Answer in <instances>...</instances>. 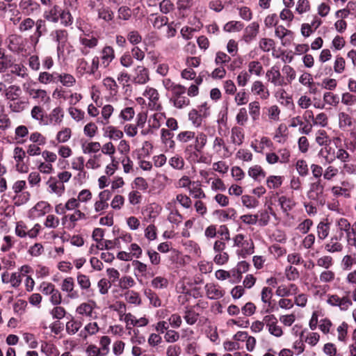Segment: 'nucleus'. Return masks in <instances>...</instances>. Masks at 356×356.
Returning <instances> with one entry per match:
<instances>
[{
    "mask_svg": "<svg viewBox=\"0 0 356 356\" xmlns=\"http://www.w3.org/2000/svg\"><path fill=\"white\" fill-rule=\"evenodd\" d=\"M193 138H195L194 144L189 145L186 149V158L191 164H198L200 162V145L198 137L195 136L194 132L190 131H182L177 136V139L183 143H186Z\"/></svg>",
    "mask_w": 356,
    "mask_h": 356,
    "instance_id": "obj_1",
    "label": "nucleus"
},
{
    "mask_svg": "<svg viewBox=\"0 0 356 356\" xmlns=\"http://www.w3.org/2000/svg\"><path fill=\"white\" fill-rule=\"evenodd\" d=\"M233 246L239 248L237 254L241 258H245L254 252V242L251 238H247L245 235L238 234L232 238Z\"/></svg>",
    "mask_w": 356,
    "mask_h": 356,
    "instance_id": "obj_2",
    "label": "nucleus"
},
{
    "mask_svg": "<svg viewBox=\"0 0 356 356\" xmlns=\"http://www.w3.org/2000/svg\"><path fill=\"white\" fill-rule=\"evenodd\" d=\"M307 196L310 200L316 201L321 206L325 204L324 185L321 180H316L310 183Z\"/></svg>",
    "mask_w": 356,
    "mask_h": 356,
    "instance_id": "obj_3",
    "label": "nucleus"
},
{
    "mask_svg": "<svg viewBox=\"0 0 356 356\" xmlns=\"http://www.w3.org/2000/svg\"><path fill=\"white\" fill-rule=\"evenodd\" d=\"M326 302L332 307H338L341 311H347L353 305L349 291H346L342 297L337 294H328Z\"/></svg>",
    "mask_w": 356,
    "mask_h": 356,
    "instance_id": "obj_4",
    "label": "nucleus"
},
{
    "mask_svg": "<svg viewBox=\"0 0 356 356\" xmlns=\"http://www.w3.org/2000/svg\"><path fill=\"white\" fill-rule=\"evenodd\" d=\"M266 78L274 86H284L287 85L285 79L282 76L279 67L273 66L266 71Z\"/></svg>",
    "mask_w": 356,
    "mask_h": 356,
    "instance_id": "obj_5",
    "label": "nucleus"
},
{
    "mask_svg": "<svg viewBox=\"0 0 356 356\" xmlns=\"http://www.w3.org/2000/svg\"><path fill=\"white\" fill-rule=\"evenodd\" d=\"M264 321H265L266 326L270 334L277 338L283 335V330L278 325V321L274 314L266 315L264 317Z\"/></svg>",
    "mask_w": 356,
    "mask_h": 356,
    "instance_id": "obj_6",
    "label": "nucleus"
},
{
    "mask_svg": "<svg viewBox=\"0 0 356 356\" xmlns=\"http://www.w3.org/2000/svg\"><path fill=\"white\" fill-rule=\"evenodd\" d=\"M252 92L259 96L261 99H268L270 97L268 89L264 86L262 81L257 80L252 83L251 86Z\"/></svg>",
    "mask_w": 356,
    "mask_h": 356,
    "instance_id": "obj_7",
    "label": "nucleus"
},
{
    "mask_svg": "<svg viewBox=\"0 0 356 356\" xmlns=\"http://www.w3.org/2000/svg\"><path fill=\"white\" fill-rule=\"evenodd\" d=\"M61 290L67 293V297L70 299H76L79 297L77 291L74 290V282L72 277L63 280Z\"/></svg>",
    "mask_w": 356,
    "mask_h": 356,
    "instance_id": "obj_8",
    "label": "nucleus"
},
{
    "mask_svg": "<svg viewBox=\"0 0 356 356\" xmlns=\"http://www.w3.org/2000/svg\"><path fill=\"white\" fill-rule=\"evenodd\" d=\"M259 24L256 22H253L246 26L243 35L245 42L250 43L254 40L259 33Z\"/></svg>",
    "mask_w": 356,
    "mask_h": 356,
    "instance_id": "obj_9",
    "label": "nucleus"
},
{
    "mask_svg": "<svg viewBox=\"0 0 356 356\" xmlns=\"http://www.w3.org/2000/svg\"><path fill=\"white\" fill-rule=\"evenodd\" d=\"M298 291V288L295 284H281L277 287L275 294L277 296L284 298L296 295Z\"/></svg>",
    "mask_w": 356,
    "mask_h": 356,
    "instance_id": "obj_10",
    "label": "nucleus"
},
{
    "mask_svg": "<svg viewBox=\"0 0 356 356\" xmlns=\"http://www.w3.org/2000/svg\"><path fill=\"white\" fill-rule=\"evenodd\" d=\"M101 65L107 67L115 58V51L112 47L105 46L101 51V56L99 57Z\"/></svg>",
    "mask_w": 356,
    "mask_h": 356,
    "instance_id": "obj_11",
    "label": "nucleus"
},
{
    "mask_svg": "<svg viewBox=\"0 0 356 356\" xmlns=\"http://www.w3.org/2000/svg\"><path fill=\"white\" fill-rule=\"evenodd\" d=\"M335 225L340 232V235L343 233L346 234V238L349 236H352V225L348 219L345 218H337L335 221Z\"/></svg>",
    "mask_w": 356,
    "mask_h": 356,
    "instance_id": "obj_12",
    "label": "nucleus"
},
{
    "mask_svg": "<svg viewBox=\"0 0 356 356\" xmlns=\"http://www.w3.org/2000/svg\"><path fill=\"white\" fill-rule=\"evenodd\" d=\"M330 230V223L328 219L325 218L320 221L316 227L317 238L319 241L325 240L329 235Z\"/></svg>",
    "mask_w": 356,
    "mask_h": 356,
    "instance_id": "obj_13",
    "label": "nucleus"
},
{
    "mask_svg": "<svg viewBox=\"0 0 356 356\" xmlns=\"http://www.w3.org/2000/svg\"><path fill=\"white\" fill-rule=\"evenodd\" d=\"M62 8L58 5H54L43 14L44 18L51 22L57 23L59 21V15L62 10Z\"/></svg>",
    "mask_w": 356,
    "mask_h": 356,
    "instance_id": "obj_14",
    "label": "nucleus"
},
{
    "mask_svg": "<svg viewBox=\"0 0 356 356\" xmlns=\"http://www.w3.org/2000/svg\"><path fill=\"white\" fill-rule=\"evenodd\" d=\"M135 73L134 81L136 83L144 84L149 80V71L143 66H138L135 69Z\"/></svg>",
    "mask_w": 356,
    "mask_h": 356,
    "instance_id": "obj_15",
    "label": "nucleus"
},
{
    "mask_svg": "<svg viewBox=\"0 0 356 356\" xmlns=\"http://www.w3.org/2000/svg\"><path fill=\"white\" fill-rule=\"evenodd\" d=\"M148 19L151 22L152 26L156 29H161L163 26L168 24V18L164 15H160L158 13L151 14Z\"/></svg>",
    "mask_w": 356,
    "mask_h": 356,
    "instance_id": "obj_16",
    "label": "nucleus"
},
{
    "mask_svg": "<svg viewBox=\"0 0 356 356\" xmlns=\"http://www.w3.org/2000/svg\"><path fill=\"white\" fill-rule=\"evenodd\" d=\"M206 294L209 299H219L223 296L224 293L219 286L208 284L205 286Z\"/></svg>",
    "mask_w": 356,
    "mask_h": 356,
    "instance_id": "obj_17",
    "label": "nucleus"
},
{
    "mask_svg": "<svg viewBox=\"0 0 356 356\" xmlns=\"http://www.w3.org/2000/svg\"><path fill=\"white\" fill-rule=\"evenodd\" d=\"M81 44L84 46V48L81 49V53L83 55H87L88 51L86 48L92 49L95 48L98 44V39L93 36H84L80 38Z\"/></svg>",
    "mask_w": 356,
    "mask_h": 356,
    "instance_id": "obj_18",
    "label": "nucleus"
},
{
    "mask_svg": "<svg viewBox=\"0 0 356 356\" xmlns=\"http://www.w3.org/2000/svg\"><path fill=\"white\" fill-rule=\"evenodd\" d=\"M244 140V133L240 127H234L231 130V141L236 145H241Z\"/></svg>",
    "mask_w": 356,
    "mask_h": 356,
    "instance_id": "obj_19",
    "label": "nucleus"
},
{
    "mask_svg": "<svg viewBox=\"0 0 356 356\" xmlns=\"http://www.w3.org/2000/svg\"><path fill=\"white\" fill-rule=\"evenodd\" d=\"M343 245L337 241V238L332 237L325 244V250L330 253L340 252L343 250Z\"/></svg>",
    "mask_w": 356,
    "mask_h": 356,
    "instance_id": "obj_20",
    "label": "nucleus"
},
{
    "mask_svg": "<svg viewBox=\"0 0 356 356\" xmlns=\"http://www.w3.org/2000/svg\"><path fill=\"white\" fill-rule=\"evenodd\" d=\"M318 156L323 158L325 162L328 164L332 163L335 160L334 152L332 147L328 146L321 148L318 153Z\"/></svg>",
    "mask_w": 356,
    "mask_h": 356,
    "instance_id": "obj_21",
    "label": "nucleus"
},
{
    "mask_svg": "<svg viewBox=\"0 0 356 356\" xmlns=\"http://www.w3.org/2000/svg\"><path fill=\"white\" fill-rule=\"evenodd\" d=\"M276 97L281 104L287 107L293 106L292 97L284 89L278 90L276 92Z\"/></svg>",
    "mask_w": 356,
    "mask_h": 356,
    "instance_id": "obj_22",
    "label": "nucleus"
},
{
    "mask_svg": "<svg viewBox=\"0 0 356 356\" xmlns=\"http://www.w3.org/2000/svg\"><path fill=\"white\" fill-rule=\"evenodd\" d=\"M315 141L320 146H329L331 140L325 130L319 129L315 134Z\"/></svg>",
    "mask_w": 356,
    "mask_h": 356,
    "instance_id": "obj_23",
    "label": "nucleus"
},
{
    "mask_svg": "<svg viewBox=\"0 0 356 356\" xmlns=\"http://www.w3.org/2000/svg\"><path fill=\"white\" fill-rule=\"evenodd\" d=\"M51 36L56 43H67L68 33L65 29H56L51 32Z\"/></svg>",
    "mask_w": 356,
    "mask_h": 356,
    "instance_id": "obj_24",
    "label": "nucleus"
},
{
    "mask_svg": "<svg viewBox=\"0 0 356 356\" xmlns=\"http://www.w3.org/2000/svg\"><path fill=\"white\" fill-rule=\"evenodd\" d=\"M248 71L250 74H254L257 76H260L264 74V68L261 63L257 60H252L248 63Z\"/></svg>",
    "mask_w": 356,
    "mask_h": 356,
    "instance_id": "obj_25",
    "label": "nucleus"
},
{
    "mask_svg": "<svg viewBox=\"0 0 356 356\" xmlns=\"http://www.w3.org/2000/svg\"><path fill=\"white\" fill-rule=\"evenodd\" d=\"M29 93L33 99H40L43 103H47L50 100L44 90L32 88L29 90Z\"/></svg>",
    "mask_w": 356,
    "mask_h": 356,
    "instance_id": "obj_26",
    "label": "nucleus"
},
{
    "mask_svg": "<svg viewBox=\"0 0 356 356\" xmlns=\"http://www.w3.org/2000/svg\"><path fill=\"white\" fill-rule=\"evenodd\" d=\"M278 202L282 211L286 213L291 211L295 206V203L291 199L284 195L279 197Z\"/></svg>",
    "mask_w": 356,
    "mask_h": 356,
    "instance_id": "obj_27",
    "label": "nucleus"
},
{
    "mask_svg": "<svg viewBox=\"0 0 356 356\" xmlns=\"http://www.w3.org/2000/svg\"><path fill=\"white\" fill-rule=\"evenodd\" d=\"M58 74L56 72L50 74L47 72H40L38 76V81L44 84H47L49 83H57Z\"/></svg>",
    "mask_w": 356,
    "mask_h": 356,
    "instance_id": "obj_28",
    "label": "nucleus"
},
{
    "mask_svg": "<svg viewBox=\"0 0 356 356\" xmlns=\"http://www.w3.org/2000/svg\"><path fill=\"white\" fill-rule=\"evenodd\" d=\"M316 265L325 270L330 269L334 265V259L330 255H323L316 259Z\"/></svg>",
    "mask_w": 356,
    "mask_h": 356,
    "instance_id": "obj_29",
    "label": "nucleus"
},
{
    "mask_svg": "<svg viewBox=\"0 0 356 356\" xmlns=\"http://www.w3.org/2000/svg\"><path fill=\"white\" fill-rule=\"evenodd\" d=\"M59 19L60 20V24L65 27L70 26L73 24V17L67 8L62 9L59 15Z\"/></svg>",
    "mask_w": 356,
    "mask_h": 356,
    "instance_id": "obj_30",
    "label": "nucleus"
},
{
    "mask_svg": "<svg viewBox=\"0 0 356 356\" xmlns=\"http://www.w3.org/2000/svg\"><path fill=\"white\" fill-rule=\"evenodd\" d=\"M323 99L325 104L334 107L339 104L340 101L339 95L331 92H325Z\"/></svg>",
    "mask_w": 356,
    "mask_h": 356,
    "instance_id": "obj_31",
    "label": "nucleus"
},
{
    "mask_svg": "<svg viewBox=\"0 0 356 356\" xmlns=\"http://www.w3.org/2000/svg\"><path fill=\"white\" fill-rule=\"evenodd\" d=\"M249 114L253 121H257L260 116V104L257 101H254L248 104Z\"/></svg>",
    "mask_w": 356,
    "mask_h": 356,
    "instance_id": "obj_32",
    "label": "nucleus"
},
{
    "mask_svg": "<svg viewBox=\"0 0 356 356\" xmlns=\"http://www.w3.org/2000/svg\"><path fill=\"white\" fill-rule=\"evenodd\" d=\"M31 115L34 120L39 121L40 124H47V122L44 120V111L42 107L39 106H33Z\"/></svg>",
    "mask_w": 356,
    "mask_h": 356,
    "instance_id": "obj_33",
    "label": "nucleus"
},
{
    "mask_svg": "<svg viewBox=\"0 0 356 356\" xmlns=\"http://www.w3.org/2000/svg\"><path fill=\"white\" fill-rule=\"evenodd\" d=\"M282 71L285 76V82H287V84L291 83V82L296 77V72L295 70L289 65H285L283 66Z\"/></svg>",
    "mask_w": 356,
    "mask_h": 356,
    "instance_id": "obj_34",
    "label": "nucleus"
},
{
    "mask_svg": "<svg viewBox=\"0 0 356 356\" xmlns=\"http://www.w3.org/2000/svg\"><path fill=\"white\" fill-rule=\"evenodd\" d=\"M356 264V257L351 254L345 255L341 262V266L343 270H350Z\"/></svg>",
    "mask_w": 356,
    "mask_h": 356,
    "instance_id": "obj_35",
    "label": "nucleus"
},
{
    "mask_svg": "<svg viewBox=\"0 0 356 356\" xmlns=\"http://www.w3.org/2000/svg\"><path fill=\"white\" fill-rule=\"evenodd\" d=\"M63 111L60 107H56L50 113L49 118L51 123L60 124L63 118Z\"/></svg>",
    "mask_w": 356,
    "mask_h": 356,
    "instance_id": "obj_36",
    "label": "nucleus"
},
{
    "mask_svg": "<svg viewBox=\"0 0 356 356\" xmlns=\"http://www.w3.org/2000/svg\"><path fill=\"white\" fill-rule=\"evenodd\" d=\"M56 77H58V82L60 81L64 86L66 87H71L76 83L75 78L70 74H58V76H56Z\"/></svg>",
    "mask_w": 356,
    "mask_h": 356,
    "instance_id": "obj_37",
    "label": "nucleus"
},
{
    "mask_svg": "<svg viewBox=\"0 0 356 356\" xmlns=\"http://www.w3.org/2000/svg\"><path fill=\"white\" fill-rule=\"evenodd\" d=\"M219 218L222 221L235 219L236 216V211L234 208H228L225 210H220L217 211Z\"/></svg>",
    "mask_w": 356,
    "mask_h": 356,
    "instance_id": "obj_38",
    "label": "nucleus"
},
{
    "mask_svg": "<svg viewBox=\"0 0 356 356\" xmlns=\"http://www.w3.org/2000/svg\"><path fill=\"white\" fill-rule=\"evenodd\" d=\"M273 298V290L267 286L262 289L261 292V300L262 302L268 307L271 306V299Z\"/></svg>",
    "mask_w": 356,
    "mask_h": 356,
    "instance_id": "obj_39",
    "label": "nucleus"
},
{
    "mask_svg": "<svg viewBox=\"0 0 356 356\" xmlns=\"http://www.w3.org/2000/svg\"><path fill=\"white\" fill-rule=\"evenodd\" d=\"M21 94V88L18 86L12 85L9 86L6 92V98L13 101L17 99Z\"/></svg>",
    "mask_w": 356,
    "mask_h": 356,
    "instance_id": "obj_40",
    "label": "nucleus"
},
{
    "mask_svg": "<svg viewBox=\"0 0 356 356\" xmlns=\"http://www.w3.org/2000/svg\"><path fill=\"white\" fill-rule=\"evenodd\" d=\"M283 177L282 176L271 175L267 178V186L270 189L278 188L282 184Z\"/></svg>",
    "mask_w": 356,
    "mask_h": 356,
    "instance_id": "obj_41",
    "label": "nucleus"
},
{
    "mask_svg": "<svg viewBox=\"0 0 356 356\" xmlns=\"http://www.w3.org/2000/svg\"><path fill=\"white\" fill-rule=\"evenodd\" d=\"M335 273L330 269L322 271L319 275V281L321 283H331L335 279Z\"/></svg>",
    "mask_w": 356,
    "mask_h": 356,
    "instance_id": "obj_42",
    "label": "nucleus"
},
{
    "mask_svg": "<svg viewBox=\"0 0 356 356\" xmlns=\"http://www.w3.org/2000/svg\"><path fill=\"white\" fill-rule=\"evenodd\" d=\"M241 202L248 209H254L259 205V201L255 197L248 195L241 197Z\"/></svg>",
    "mask_w": 356,
    "mask_h": 356,
    "instance_id": "obj_43",
    "label": "nucleus"
},
{
    "mask_svg": "<svg viewBox=\"0 0 356 356\" xmlns=\"http://www.w3.org/2000/svg\"><path fill=\"white\" fill-rule=\"evenodd\" d=\"M339 125L340 128L344 129L352 125V118L345 112L339 113Z\"/></svg>",
    "mask_w": 356,
    "mask_h": 356,
    "instance_id": "obj_44",
    "label": "nucleus"
},
{
    "mask_svg": "<svg viewBox=\"0 0 356 356\" xmlns=\"http://www.w3.org/2000/svg\"><path fill=\"white\" fill-rule=\"evenodd\" d=\"M281 111L277 105H272L267 108L268 118L274 122L280 121Z\"/></svg>",
    "mask_w": 356,
    "mask_h": 356,
    "instance_id": "obj_45",
    "label": "nucleus"
},
{
    "mask_svg": "<svg viewBox=\"0 0 356 356\" xmlns=\"http://www.w3.org/2000/svg\"><path fill=\"white\" fill-rule=\"evenodd\" d=\"M12 68L11 73L17 75L22 78L28 76L27 68L22 64H13L10 67Z\"/></svg>",
    "mask_w": 356,
    "mask_h": 356,
    "instance_id": "obj_46",
    "label": "nucleus"
},
{
    "mask_svg": "<svg viewBox=\"0 0 356 356\" xmlns=\"http://www.w3.org/2000/svg\"><path fill=\"white\" fill-rule=\"evenodd\" d=\"M160 12L164 15H168L175 10V5L171 0H162L159 3Z\"/></svg>",
    "mask_w": 356,
    "mask_h": 356,
    "instance_id": "obj_47",
    "label": "nucleus"
},
{
    "mask_svg": "<svg viewBox=\"0 0 356 356\" xmlns=\"http://www.w3.org/2000/svg\"><path fill=\"white\" fill-rule=\"evenodd\" d=\"M345 59L339 55L337 56L333 65L334 71L337 74H341L345 70Z\"/></svg>",
    "mask_w": 356,
    "mask_h": 356,
    "instance_id": "obj_48",
    "label": "nucleus"
},
{
    "mask_svg": "<svg viewBox=\"0 0 356 356\" xmlns=\"http://www.w3.org/2000/svg\"><path fill=\"white\" fill-rule=\"evenodd\" d=\"M145 295L149 299L150 304L154 307H158L161 306V300L159 298L158 296L151 289H145Z\"/></svg>",
    "mask_w": 356,
    "mask_h": 356,
    "instance_id": "obj_49",
    "label": "nucleus"
},
{
    "mask_svg": "<svg viewBox=\"0 0 356 356\" xmlns=\"http://www.w3.org/2000/svg\"><path fill=\"white\" fill-rule=\"evenodd\" d=\"M172 136L173 134L170 131L165 129H161V140L163 143L168 145L170 148L175 146V142L172 140Z\"/></svg>",
    "mask_w": 356,
    "mask_h": 356,
    "instance_id": "obj_50",
    "label": "nucleus"
},
{
    "mask_svg": "<svg viewBox=\"0 0 356 356\" xmlns=\"http://www.w3.org/2000/svg\"><path fill=\"white\" fill-rule=\"evenodd\" d=\"M251 75L245 70H242L236 77V82L239 87L245 86L250 80Z\"/></svg>",
    "mask_w": 356,
    "mask_h": 356,
    "instance_id": "obj_51",
    "label": "nucleus"
},
{
    "mask_svg": "<svg viewBox=\"0 0 356 356\" xmlns=\"http://www.w3.org/2000/svg\"><path fill=\"white\" fill-rule=\"evenodd\" d=\"M81 323L72 319L66 323V331L69 334H74L81 327Z\"/></svg>",
    "mask_w": 356,
    "mask_h": 356,
    "instance_id": "obj_52",
    "label": "nucleus"
},
{
    "mask_svg": "<svg viewBox=\"0 0 356 356\" xmlns=\"http://www.w3.org/2000/svg\"><path fill=\"white\" fill-rule=\"evenodd\" d=\"M256 216L259 219L257 223L260 226H266L270 220L269 212L267 210L259 211Z\"/></svg>",
    "mask_w": 356,
    "mask_h": 356,
    "instance_id": "obj_53",
    "label": "nucleus"
},
{
    "mask_svg": "<svg viewBox=\"0 0 356 356\" xmlns=\"http://www.w3.org/2000/svg\"><path fill=\"white\" fill-rule=\"evenodd\" d=\"M341 102L346 106H353L356 104V95L346 92L341 95Z\"/></svg>",
    "mask_w": 356,
    "mask_h": 356,
    "instance_id": "obj_54",
    "label": "nucleus"
},
{
    "mask_svg": "<svg viewBox=\"0 0 356 356\" xmlns=\"http://www.w3.org/2000/svg\"><path fill=\"white\" fill-rule=\"evenodd\" d=\"M143 95L148 98L154 104H156L159 99L158 91L153 88H147L143 92Z\"/></svg>",
    "mask_w": 356,
    "mask_h": 356,
    "instance_id": "obj_55",
    "label": "nucleus"
},
{
    "mask_svg": "<svg viewBox=\"0 0 356 356\" xmlns=\"http://www.w3.org/2000/svg\"><path fill=\"white\" fill-rule=\"evenodd\" d=\"M208 183L211 184L212 190L215 191H225L226 190L225 185L219 178H210L208 181Z\"/></svg>",
    "mask_w": 356,
    "mask_h": 356,
    "instance_id": "obj_56",
    "label": "nucleus"
},
{
    "mask_svg": "<svg viewBox=\"0 0 356 356\" xmlns=\"http://www.w3.org/2000/svg\"><path fill=\"white\" fill-rule=\"evenodd\" d=\"M284 273L286 279L289 281H295L300 276L298 269L291 265L286 267Z\"/></svg>",
    "mask_w": 356,
    "mask_h": 356,
    "instance_id": "obj_57",
    "label": "nucleus"
},
{
    "mask_svg": "<svg viewBox=\"0 0 356 356\" xmlns=\"http://www.w3.org/2000/svg\"><path fill=\"white\" fill-rule=\"evenodd\" d=\"M98 17L106 22H110L113 18V13L108 7H102L98 9Z\"/></svg>",
    "mask_w": 356,
    "mask_h": 356,
    "instance_id": "obj_58",
    "label": "nucleus"
},
{
    "mask_svg": "<svg viewBox=\"0 0 356 356\" xmlns=\"http://www.w3.org/2000/svg\"><path fill=\"white\" fill-rule=\"evenodd\" d=\"M33 209L35 210L38 213V216H42L45 213H48L50 209V205L47 202L41 201L38 202Z\"/></svg>",
    "mask_w": 356,
    "mask_h": 356,
    "instance_id": "obj_59",
    "label": "nucleus"
},
{
    "mask_svg": "<svg viewBox=\"0 0 356 356\" xmlns=\"http://www.w3.org/2000/svg\"><path fill=\"white\" fill-rule=\"evenodd\" d=\"M296 168L301 177H306L309 173L308 165L305 160H298L296 163Z\"/></svg>",
    "mask_w": 356,
    "mask_h": 356,
    "instance_id": "obj_60",
    "label": "nucleus"
},
{
    "mask_svg": "<svg viewBox=\"0 0 356 356\" xmlns=\"http://www.w3.org/2000/svg\"><path fill=\"white\" fill-rule=\"evenodd\" d=\"M35 26V21L31 18L24 19L19 25V31L22 33L31 30Z\"/></svg>",
    "mask_w": 356,
    "mask_h": 356,
    "instance_id": "obj_61",
    "label": "nucleus"
},
{
    "mask_svg": "<svg viewBox=\"0 0 356 356\" xmlns=\"http://www.w3.org/2000/svg\"><path fill=\"white\" fill-rule=\"evenodd\" d=\"M101 348H99L102 354L101 356H106L109 352V345L111 343V339L108 336H103L101 337L99 341Z\"/></svg>",
    "mask_w": 356,
    "mask_h": 356,
    "instance_id": "obj_62",
    "label": "nucleus"
},
{
    "mask_svg": "<svg viewBox=\"0 0 356 356\" xmlns=\"http://www.w3.org/2000/svg\"><path fill=\"white\" fill-rule=\"evenodd\" d=\"M348 325L346 322H343L341 323L337 330L338 332V340L342 342H344L347 339V334H348Z\"/></svg>",
    "mask_w": 356,
    "mask_h": 356,
    "instance_id": "obj_63",
    "label": "nucleus"
},
{
    "mask_svg": "<svg viewBox=\"0 0 356 356\" xmlns=\"http://www.w3.org/2000/svg\"><path fill=\"white\" fill-rule=\"evenodd\" d=\"M134 284L135 281L131 276H124L119 280V286L123 290L128 289Z\"/></svg>",
    "mask_w": 356,
    "mask_h": 356,
    "instance_id": "obj_64",
    "label": "nucleus"
}]
</instances>
